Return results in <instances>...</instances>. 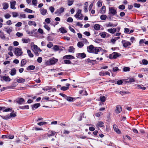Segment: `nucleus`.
Returning <instances> with one entry per match:
<instances>
[{
  "instance_id": "1",
  "label": "nucleus",
  "mask_w": 148,
  "mask_h": 148,
  "mask_svg": "<svg viewBox=\"0 0 148 148\" xmlns=\"http://www.w3.org/2000/svg\"><path fill=\"white\" fill-rule=\"evenodd\" d=\"M101 49L100 47H94L92 45H90L87 47V50L88 52L96 54L98 53V52L100 51Z\"/></svg>"
},
{
  "instance_id": "2",
  "label": "nucleus",
  "mask_w": 148,
  "mask_h": 148,
  "mask_svg": "<svg viewBox=\"0 0 148 148\" xmlns=\"http://www.w3.org/2000/svg\"><path fill=\"white\" fill-rule=\"evenodd\" d=\"M58 61V60L54 58H53L47 61L45 64L47 65H50L55 64Z\"/></svg>"
},
{
  "instance_id": "3",
  "label": "nucleus",
  "mask_w": 148,
  "mask_h": 148,
  "mask_svg": "<svg viewBox=\"0 0 148 148\" xmlns=\"http://www.w3.org/2000/svg\"><path fill=\"white\" fill-rule=\"evenodd\" d=\"M82 10L80 9H78L76 14L75 15V16L79 19L82 20L83 19V15L81 14Z\"/></svg>"
},
{
  "instance_id": "4",
  "label": "nucleus",
  "mask_w": 148,
  "mask_h": 148,
  "mask_svg": "<svg viewBox=\"0 0 148 148\" xmlns=\"http://www.w3.org/2000/svg\"><path fill=\"white\" fill-rule=\"evenodd\" d=\"M14 53L17 56H19L22 55L23 52L21 49L18 48H15Z\"/></svg>"
},
{
  "instance_id": "5",
  "label": "nucleus",
  "mask_w": 148,
  "mask_h": 148,
  "mask_svg": "<svg viewBox=\"0 0 148 148\" xmlns=\"http://www.w3.org/2000/svg\"><path fill=\"white\" fill-rule=\"evenodd\" d=\"M121 56V54L119 53L113 52L109 55V58L110 59H116Z\"/></svg>"
},
{
  "instance_id": "6",
  "label": "nucleus",
  "mask_w": 148,
  "mask_h": 148,
  "mask_svg": "<svg viewBox=\"0 0 148 148\" xmlns=\"http://www.w3.org/2000/svg\"><path fill=\"white\" fill-rule=\"evenodd\" d=\"M123 47L125 48L127 47L128 46L131 45L132 43L130 42L125 40H123L121 42Z\"/></svg>"
},
{
  "instance_id": "7",
  "label": "nucleus",
  "mask_w": 148,
  "mask_h": 148,
  "mask_svg": "<svg viewBox=\"0 0 148 148\" xmlns=\"http://www.w3.org/2000/svg\"><path fill=\"white\" fill-rule=\"evenodd\" d=\"M64 9L63 7L60 8L59 9H57L55 12L54 13L56 14H60L64 11Z\"/></svg>"
},
{
  "instance_id": "8",
  "label": "nucleus",
  "mask_w": 148,
  "mask_h": 148,
  "mask_svg": "<svg viewBox=\"0 0 148 148\" xmlns=\"http://www.w3.org/2000/svg\"><path fill=\"white\" fill-rule=\"evenodd\" d=\"M16 2L15 1H12L10 2V8L12 9L15 10L16 8L15 7L16 4Z\"/></svg>"
},
{
  "instance_id": "9",
  "label": "nucleus",
  "mask_w": 148,
  "mask_h": 148,
  "mask_svg": "<svg viewBox=\"0 0 148 148\" xmlns=\"http://www.w3.org/2000/svg\"><path fill=\"white\" fill-rule=\"evenodd\" d=\"M122 110L121 107L120 105H117L116 106L115 110V112L116 113L119 114L121 112Z\"/></svg>"
},
{
  "instance_id": "10",
  "label": "nucleus",
  "mask_w": 148,
  "mask_h": 148,
  "mask_svg": "<svg viewBox=\"0 0 148 148\" xmlns=\"http://www.w3.org/2000/svg\"><path fill=\"white\" fill-rule=\"evenodd\" d=\"M76 56L78 58H84L86 57V54L84 53H78L76 54Z\"/></svg>"
},
{
  "instance_id": "11",
  "label": "nucleus",
  "mask_w": 148,
  "mask_h": 148,
  "mask_svg": "<svg viewBox=\"0 0 148 148\" xmlns=\"http://www.w3.org/2000/svg\"><path fill=\"white\" fill-rule=\"evenodd\" d=\"M25 100L24 99L22 98H18L16 100V102L19 104H22L23 102Z\"/></svg>"
},
{
  "instance_id": "12",
  "label": "nucleus",
  "mask_w": 148,
  "mask_h": 148,
  "mask_svg": "<svg viewBox=\"0 0 148 148\" xmlns=\"http://www.w3.org/2000/svg\"><path fill=\"white\" fill-rule=\"evenodd\" d=\"M109 11L110 13L113 15H115L117 13L116 10L113 8L112 7H110L109 8Z\"/></svg>"
},
{
  "instance_id": "13",
  "label": "nucleus",
  "mask_w": 148,
  "mask_h": 148,
  "mask_svg": "<svg viewBox=\"0 0 148 148\" xmlns=\"http://www.w3.org/2000/svg\"><path fill=\"white\" fill-rule=\"evenodd\" d=\"M40 11L41 14L42 15H46L47 12V10L43 8L40 9Z\"/></svg>"
},
{
  "instance_id": "14",
  "label": "nucleus",
  "mask_w": 148,
  "mask_h": 148,
  "mask_svg": "<svg viewBox=\"0 0 148 148\" xmlns=\"http://www.w3.org/2000/svg\"><path fill=\"white\" fill-rule=\"evenodd\" d=\"M113 128L114 130L118 134H120L121 133L120 130L119 129L118 126L115 124L113 125Z\"/></svg>"
},
{
  "instance_id": "15",
  "label": "nucleus",
  "mask_w": 148,
  "mask_h": 148,
  "mask_svg": "<svg viewBox=\"0 0 148 148\" xmlns=\"http://www.w3.org/2000/svg\"><path fill=\"white\" fill-rule=\"evenodd\" d=\"M75 58V57L71 55H68L64 56L63 57L64 59H73Z\"/></svg>"
},
{
  "instance_id": "16",
  "label": "nucleus",
  "mask_w": 148,
  "mask_h": 148,
  "mask_svg": "<svg viewBox=\"0 0 148 148\" xmlns=\"http://www.w3.org/2000/svg\"><path fill=\"white\" fill-rule=\"evenodd\" d=\"M107 31L111 34H114L117 31V29L115 28H110L108 29Z\"/></svg>"
},
{
  "instance_id": "17",
  "label": "nucleus",
  "mask_w": 148,
  "mask_h": 148,
  "mask_svg": "<svg viewBox=\"0 0 148 148\" xmlns=\"http://www.w3.org/2000/svg\"><path fill=\"white\" fill-rule=\"evenodd\" d=\"M126 82L127 83L131 84L135 82V80L133 78H129L125 79Z\"/></svg>"
},
{
  "instance_id": "18",
  "label": "nucleus",
  "mask_w": 148,
  "mask_h": 148,
  "mask_svg": "<svg viewBox=\"0 0 148 148\" xmlns=\"http://www.w3.org/2000/svg\"><path fill=\"white\" fill-rule=\"evenodd\" d=\"M1 77L3 80H4L5 82H10L11 80V79L8 76H3Z\"/></svg>"
},
{
  "instance_id": "19",
  "label": "nucleus",
  "mask_w": 148,
  "mask_h": 148,
  "mask_svg": "<svg viewBox=\"0 0 148 148\" xmlns=\"http://www.w3.org/2000/svg\"><path fill=\"white\" fill-rule=\"evenodd\" d=\"M40 105L39 103H35L32 106V109L33 110H34L37 108L39 107Z\"/></svg>"
},
{
  "instance_id": "20",
  "label": "nucleus",
  "mask_w": 148,
  "mask_h": 148,
  "mask_svg": "<svg viewBox=\"0 0 148 148\" xmlns=\"http://www.w3.org/2000/svg\"><path fill=\"white\" fill-rule=\"evenodd\" d=\"M99 75L101 76H104L105 75H108L109 76H110V73L108 71L106 72L105 73L102 71H101L99 72Z\"/></svg>"
},
{
  "instance_id": "21",
  "label": "nucleus",
  "mask_w": 148,
  "mask_h": 148,
  "mask_svg": "<svg viewBox=\"0 0 148 148\" xmlns=\"http://www.w3.org/2000/svg\"><path fill=\"white\" fill-rule=\"evenodd\" d=\"M16 70L15 69H12L10 72V73L12 76L16 74Z\"/></svg>"
},
{
  "instance_id": "22",
  "label": "nucleus",
  "mask_w": 148,
  "mask_h": 148,
  "mask_svg": "<svg viewBox=\"0 0 148 148\" xmlns=\"http://www.w3.org/2000/svg\"><path fill=\"white\" fill-rule=\"evenodd\" d=\"M0 37L3 40H5L6 38L5 34L1 31H0Z\"/></svg>"
},
{
  "instance_id": "23",
  "label": "nucleus",
  "mask_w": 148,
  "mask_h": 148,
  "mask_svg": "<svg viewBox=\"0 0 148 148\" xmlns=\"http://www.w3.org/2000/svg\"><path fill=\"white\" fill-rule=\"evenodd\" d=\"M104 123L102 121H99L96 125V126L98 127H104Z\"/></svg>"
},
{
  "instance_id": "24",
  "label": "nucleus",
  "mask_w": 148,
  "mask_h": 148,
  "mask_svg": "<svg viewBox=\"0 0 148 148\" xmlns=\"http://www.w3.org/2000/svg\"><path fill=\"white\" fill-rule=\"evenodd\" d=\"M3 6V9L4 10H6L9 7V5L8 3H4L2 4Z\"/></svg>"
},
{
  "instance_id": "25",
  "label": "nucleus",
  "mask_w": 148,
  "mask_h": 148,
  "mask_svg": "<svg viewBox=\"0 0 148 148\" xmlns=\"http://www.w3.org/2000/svg\"><path fill=\"white\" fill-rule=\"evenodd\" d=\"M28 25L30 26L32 25H34L35 27L37 25L35 21H29L28 23Z\"/></svg>"
},
{
  "instance_id": "26",
  "label": "nucleus",
  "mask_w": 148,
  "mask_h": 148,
  "mask_svg": "<svg viewBox=\"0 0 148 148\" xmlns=\"http://www.w3.org/2000/svg\"><path fill=\"white\" fill-rule=\"evenodd\" d=\"M94 29L96 30H99L100 28V25L98 24H95L94 25Z\"/></svg>"
},
{
  "instance_id": "27",
  "label": "nucleus",
  "mask_w": 148,
  "mask_h": 148,
  "mask_svg": "<svg viewBox=\"0 0 148 148\" xmlns=\"http://www.w3.org/2000/svg\"><path fill=\"white\" fill-rule=\"evenodd\" d=\"M106 7L105 6H103L100 10V13L101 14H104L106 12Z\"/></svg>"
},
{
  "instance_id": "28",
  "label": "nucleus",
  "mask_w": 148,
  "mask_h": 148,
  "mask_svg": "<svg viewBox=\"0 0 148 148\" xmlns=\"http://www.w3.org/2000/svg\"><path fill=\"white\" fill-rule=\"evenodd\" d=\"M137 86L138 89H141L142 90H144L146 88V87H144L143 85L138 84Z\"/></svg>"
},
{
  "instance_id": "29",
  "label": "nucleus",
  "mask_w": 148,
  "mask_h": 148,
  "mask_svg": "<svg viewBox=\"0 0 148 148\" xmlns=\"http://www.w3.org/2000/svg\"><path fill=\"white\" fill-rule=\"evenodd\" d=\"M27 63V60L25 59H23L22 60L21 62V66H24Z\"/></svg>"
},
{
  "instance_id": "30",
  "label": "nucleus",
  "mask_w": 148,
  "mask_h": 148,
  "mask_svg": "<svg viewBox=\"0 0 148 148\" xmlns=\"http://www.w3.org/2000/svg\"><path fill=\"white\" fill-rule=\"evenodd\" d=\"M35 68V66L34 65H30L28 66L26 69L27 70H33Z\"/></svg>"
},
{
  "instance_id": "31",
  "label": "nucleus",
  "mask_w": 148,
  "mask_h": 148,
  "mask_svg": "<svg viewBox=\"0 0 148 148\" xmlns=\"http://www.w3.org/2000/svg\"><path fill=\"white\" fill-rule=\"evenodd\" d=\"M34 49L36 51H41V49L39 48L37 45H33Z\"/></svg>"
},
{
  "instance_id": "32",
  "label": "nucleus",
  "mask_w": 148,
  "mask_h": 148,
  "mask_svg": "<svg viewBox=\"0 0 148 148\" xmlns=\"http://www.w3.org/2000/svg\"><path fill=\"white\" fill-rule=\"evenodd\" d=\"M27 53L28 54L30 58H32L34 56V55L32 53L30 50L29 49L27 50Z\"/></svg>"
},
{
  "instance_id": "33",
  "label": "nucleus",
  "mask_w": 148,
  "mask_h": 148,
  "mask_svg": "<svg viewBox=\"0 0 148 148\" xmlns=\"http://www.w3.org/2000/svg\"><path fill=\"white\" fill-rule=\"evenodd\" d=\"M107 34H108L105 32H103L99 34V35L102 38H105L106 37Z\"/></svg>"
},
{
  "instance_id": "34",
  "label": "nucleus",
  "mask_w": 148,
  "mask_h": 148,
  "mask_svg": "<svg viewBox=\"0 0 148 148\" xmlns=\"http://www.w3.org/2000/svg\"><path fill=\"white\" fill-rule=\"evenodd\" d=\"M22 41L23 43H27L30 42V40L29 38L27 39L23 38L22 39Z\"/></svg>"
},
{
  "instance_id": "35",
  "label": "nucleus",
  "mask_w": 148,
  "mask_h": 148,
  "mask_svg": "<svg viewBox=\"0 0 148 148\" xmlns=\"http://www.w3.org/2000/svg\"><path fill=\"white\" fill-rule=\"evenodd\" d=\"M59 30L60 31L61 33H65L67 32L66 30H65L63 27H61L59 29Z\"/></svg>"
},
{
  "instance_id": "36",
  "label": "nucleus",
  "mask_w": 148,
  "mask_h": 148,
  "mask_svg": "<svg viewBox=\"0 0 148 148\" xmlns=\"http://www.w3.org/2000/svg\"><path fill=\"white\" fill-rule=\"evenodd\" d=\"M74 99L72 97L67 96L65 99L69 101H73Z\"/></svg>"
},
{
  "instance_id": "37",
  "label": "nucleus",
  "mask_w": 148,
  "mask_h": 148,
  "mask_svg": "<svg viewBox=\"0 0 148 148\" xmlns=\"http://www.w3.org/2000/svg\"><path fill=\"white\" fill-rule=\"evenodd\" d=\"M84 45L83 43L82 42H79L77 44V46L79 48H81Z\"/></svg>"
},
{
  "instance_id": "38",
  "label": "nucleus",
  "mask_w": 148,
  "mask_h": 148,
  "mask_svg": "<svg viewBox=\"0 0 148 148\" xmlns=\"http://www.w3.org/2000/svg\"><path fill=\"white\" fill-rule=\"evenodd\" d=\"M25 81V79L23 78H20L17 79L16 80L17 82L19 83H23Z\"/></svg>"
},
{
  "instance_id": "39",
  "label": "nucleus",
  "mask_w": 148,
  "mask_h": 148,
  "mask_svg": "<svg viewBox=\"0 0 148 148\" xmlns=\"http://www.w3.org/2000/svg\"><path fill=\"white\" fill-rule=\"evenodd\" d=\"M68 5L70 6L71 5L74 3V1L73 0H68L67 1Z\"/></svg>"
},
{
  "instance_id": "40",
  "label": "nucleus",
  "mask_w": 148,
  "mask_h": 148,
  "mask_svg": "<svg viewBox=\"0 0 148 148\" xmlns=\"http://www.w3.org/2000/svg\"><path fill=\"white\" fill-rule=\"evenodd\" d=\"M1 117L4 119L7 120L10 119L9 115H6L5 116H1Z\"/></svg>"
},
{
  "instance_id": "41",
  "label": "nucleus",
  "mask_w": 148,
  "mask_h": 148,
  "mask_svg": "<svg viewBox=\"0 0 148 148\" xmlns=\"http://www.w3.org/2000/svg\"><path fill=\"white\" fill-rule=\"evenodd\" d=\"M82 42H83V43H84V44H87L89 43V42H88L87 40L85 38H82L81 39Z\"/></svg>"
},
{
  "instance_id": "42",
  "label": "nucleus",
  "mask_w": 148,
  "mask_h": 148,
  "mask_svg": "<svg viewBox=\"0 0 148 148\" xmlns=\"http://www.w3.org/2000/svg\"><path fill=\"white\" fill-rule=\"evenodd\" d=\"M56 133V132L53 131H51L50 132V134H48L47 135L48 137H50L51 136H53Z\"/></svg>"
},
{
  "instance_id": "43",
  "label": "nucleus",
  "mask_w": 148,
  "mask_h": 148,
  "mask_svg": "<svg viewBox=\"0 0 148 148\" xmlns=\"http://www.w3.org/2000/svg\"><path fill=\"white\" fill-rule=\"evenodd\" d=\"M119 93L122 95H123L124 94H126L130 93V92L128 91H120Z\"/></svg>"
},
{
  "instance_id": "44",
  "label": "nucleus",
  "mask_w": 148,
  "mask_h": 148,
  "mask_svg": "<svg viewBox=\"0 0 148 148\" xmlns=\"http://www.w3.org/2000/svg\"><path fill=\"white\" fill-rule=\"evenodd\" d=\"M105 25H106V26L107 27L115 26L113 24L111 23L110 22L108 24H106Z\"/></svg>"
},
{
  "instance_id": "45",
  "label": "nucleus",
  "mask_w": 148,
  "mask_h": 148,
  "mask_svg": "<svg viewBox=\"0 0 148 148\" xmlns=\"http://www.w3.org/2000/svg\"><path fill=\"white\" fill-rule=\"evenodd\" d=\"M20 108L22 109H29V106L28 105H25L23 106H21Z\"/></svg>"
},
{
  "instance_id": "46",
  "label": "nucleus",
  "mask_w": 148,
  "mask_h": 148,
  "mask_svg": "<svg viewBox=\"0 0 148 148\" xmlns=\"http://www.w3.org/2000/svg\"><path fill=\"white\" fill-rule=\"evenodd\" d=\"M47 123L45 121H42L40 122H39L37 123V125H38L41 126L44 125H45Z\"/></svg>"
},
{
  "instance_id": "47",
  "label": "nucleus",
  "mask_w": 148,
  "mask_h": 148,
  "mask_svg": "<svg viewBox=\"0 0 148 148\" xmlns=\"http://www.w3.org/2000/svg\"><path fill=\"white\" fill-rule=\"evenodd\" d=\"M107 18L106 15H102L100 16V19L102 20H105Z\"/></svg>"
},
{
  "instance_id": "48",
  "label": "nucleus",
  "mask_w": 148,
  "mask_h": 148,
  "mask_svg": "<svg viewBox=\"0 0 148 148\" xmlns=\"http://www.w3.org/2000/svg\"><path fill=\"white\" fill-rule=\"evenodd\" d=\"M25 12L29 13H32L33 12V11L30 9L27 8H26L24 10Z\"/></svg>"
},
{
  "instance_id": "49",
  "label": "nucleus",
  "mask_w": 148,
  "mask_h": 148,
  "mask_svg": "<svg viewBox=\"0 0 148 148\" xmlns=\"http://www.w3.org/2000/svg\"><path fill=\"white\" fill-rule=\"evenodd\" d=\"M43 23L45 24V25L44 26V27L48 31H49L50 29V28L48 25L45 24V23Z\"/></svg>"
},
{
  "instance_id": "50",
  "label": "nucleus",
  "mask_w": 148,
  "mask_h": 148,
  "mask_svg": "<svg viewBox=\"0 0 148 148\" xmlns=\"http://www.w3.org/2000/svg\"><path fill=\"white\" fill-rule=\"evenodd\" d=\"M130 69L129 67H125L123 68V71L125 72L129 71H130Z\"/></svg>"
},
{
  "instance_id": "51",
  "label": "nucleus",
  "mask_w": 148,
  "mask_h": 148,
  "mask_svg": "<svg viewBox=\"0 0 148 148\" xmlns=\"http://www.w3.org/2000/svg\"><path fill=\"white\" fill-rule=\"evenodd\" d=\"M53 50L55 51H57L59 50V47L58 45H55L53 48Z\"/></svg>"
},
{
  "instance_id": "52",
  "label": "nucleus",
  "mask_w": 148,
  "mask_h": 148,
  "mask_svg": "<svg viewBox=\"0 0 148 148\" xmlns=\"http://www.w3.org/2000/svg\"><path fill=\"white\" fill-rule=\"evenodd\" d=\"M140 4L137 3H135L134 4V6L135 8H138L140 7Z\"/></svg>"
},
{
  "instance_id": "53",
  "label": "nucleus",
  "mask_w": 148,
  "mask_h": 148,
  "mask_svg": "<svg viewBox=\"0 0 148 148\" xmlns=\"http://www.w3.org/2000/svg\"><path fill=\"white\" fill-rule=\"evenodd\" d=\"M16 35L18 37H21L23 36V34L22 33L19 32H17L16 34Z\"/></svg>"
},
{
  "instance_id": "54",
  "label": "nucleus",
  "mask_w": 148,
  "mask_h": 148,
  "mask_svg": "<svg viewBox=\"0 0 148 148\" xmlns=\"http://www.w3.org/2000/svg\"><path fill=\"white\" fill-rule=\"evenodd\" d=\"M119 8L121 10H124L125 8V6L123 5H121L119 6Z\"/></svg>"
},
{
  "instance_id": "55",
  "label": "nucleus",
  "mask_w": 148,
  "mask_h": 148,
  "mask_svg": "<svg viewBox=\"0 0 148 148\" xmlns=\"http://www.w3.org/2000/svg\"><path fill=\"white\" fill-rule=\"evenodd\" d=\"M49 98L48 97H45L43 98L42 99V100H46L48 101H53V99L49 100Z\"/></svg>"
},
{
  "instance_id": "56",
  "label": "nucleus",
  "mask_w": 148,
  "mask_h": 148,
  "mask_svg": "<svg viewBox=\"0 0 148 148\" xmlns=\"http://www.w3.org/2000/svg\"><path fill=\"white\" fill-rule=\"evenodd\" d=\"M49 10H50L51 13H53L54 11V8L53 6H51L49 8Z\"/></svg>"
},
{
  "instance_id": "57",
  "label": "nucleus",
  "mask_w": 148,
  "mask_h": 148,
  "mask_svg": "<svg viewBox=\"0 0 148 148\" xmlns=\"http://www.w3.org/2000/svg\"><path fill=\"white\" fill-rule=\"evenodd\" d=\"M69 87L63 86L61 87V90H62L65 91L69 89Z\"/></svg>"
},
{
  "instance_id": "58",
  "label": "nucleus",
  "mask_w": 148,
  "mask_h": 148,
  "mask_svg": "<svg viewBox=\"0 0 148 148\" xmlns=\"http://www.w3.org/2000/svg\"><path fill=\"white\" fill-rule=\"evenodd\" d=\"M51 88L49 86H47L46 87H45L43 88H42V89L44 90H46L47 91L48 90H49L51 89Z\"/></svg>"
},
{
  "instance_id": "59",
  "label": "nucleus",
  "mask_w": 148,
  "mask_h": 148,
  "mask_svg": "<svg viewBox=\"0 0 148 148\" xmlns=\"http://www.w3.org/2000/svg\"><path fill=\"white\" fill-rule=\"evenodd\" d=\"M53 46V44L52 42H50L47 45V47L49 48H51Z\"/></svg>"
},
{
  "instance_id": "60",
  "label": "nucleus",
  "mask_w": 148,
  "mask_h": 148,
  "mask_svg": "<svg viewBox=\"0 0 148 148\" xmlns=\"http://www.w3.org/2000/svg\"><path fill=\"white\" fill-rule=\"evenodd\" d=\"M32 3L33 5L34 6H36L37 3V0H32Z\"/></svg>"
},
{
  "instance_id": "61",
  "label": "nucleus",
  "mask_w": 148,
  "mask_h": 148,
  "mask_svg": "<svg viewBox=\"0 0 148 148\" xmlns=\"http://www.w3.org/2000/svg\"><path fill=\"white\" fill-rule=\"evenodd\" d=\"M66 21L69 22H72L73 21V19L71 17H69L67 19Z\"/></svg>"
},
{
  "instance_id": "62",
  "label": "nucleus",
  "mask_w": 148,
  "mask_h": 148,
  "mask_svg": "<svg viewBox=\"0 0 148 148\" xmlns=\"http://www.w3.org/2000/svg\"><path fill=\"white\" fill-rule=\"evenodd\" d=\"M100 98V100L102 102H104L106 101L105 97L104 96L101 97Z\"/></svg>"
},
{
  "instance_id": "63",
  "label": "nucleus",
  "mask_w": 148,
  "mask_h": 148,
  "mask_svg": "<svg viewBox=\"0 0 148 148\" xmlns=\"http://www.w3.org/2000/svg\"><path fill=\"white\" fill-rule=\"evenodd\" d=\"M142 62L143 64L147 65L148 64V62L145 59H143L142 60Z\"/></svg>"
},
{
  "instance_id": "64",
  "label": "nucleus",
  "mask_w": 148,
  "mask_h": 148,
  "mask_svg": "<svg viewBox=\"0 0 148 148\" xmlns=\"http://www.w3.org/2000/svg\"><path fill=\"white\" fill-rule=\"evenodd\" d=\"M97 6L98 7H100L102 5V2L100 1H99L97 3Z\"/></svg>"
}]
</instances>
